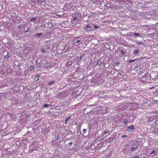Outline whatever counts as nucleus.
<instances>
[{
    "mask_svg": "<svg viewBox=\"0 0 158 158\" xmlns=\"http://www.w3.org/2000/svg\"><path fill=\"white\" fill-rule=\"evenodd\" d=\"M72 144H73V143L72 142H71L69 143H68V146H69V147H70L71 146Z\"/></svg>",
    "mask_w": 158,
    "mask_h": 158,
    "instance_id": "obj_22",
    "label": "nucleus"
},
{
    "mask_svg": "<svg viewBox=\"0 0 158 158\" xmlns=\"http://www.w3.org/2000/svg\"><path fill=\"white\" fill-rule=\"evenodd\" d=\"M139 51L138 50H134L133 52V55H135L137 53H138L139 52Z\"/></svg>",
    "mask_w": 158,
    "mask_h": 158,
    "instance_id": "obj_10",
    "label": "nucleus"
},
{
    "mask_svg": "<svg viewBox=\"0 0 158 158\" xmlns=\"http://www.w3.org/2000/svg\"><path fill=\"white\" fill-rule=\"evenodd\" d=\"M55 82V81L53 80L52 81H48V84L49 85H52L54 84Z\"/></svg>",
    "mask_w": 158,
    "mask_h": 158,
    "instance_id": "obj_7",
    "label": "nucleus"
},
{
    "mask_svg": "<svg viewBox=\"0 0 158 158\" xmlns=\"http://www.w3.org/2000/svg\"><path fill=\"white\" fill-rule=\"evenodd\" d=\"M65 6L66 8H71L73 7V5L72 4H69L68 5H65Z\"/></svg>",
    "mask_w": 158,
    "mask_h": 158,
    "instance_id": "obj_6",
    "label": "nucleus"
},
{
    "mask_svg": "<svg viewBox=\"0 0 158 158\" xmlns=\"http://www.w3.org/2000/svg\"><path fill=\"white\" fill-rule=\"evenodd\" d=\"M48 106V104H45L44 105V107L46 108L47 107V106Z\"/></svg>",
    "mask_w": 158,
    "mask_h": 158,
    "instance_id": "obj_30",
    "label": "nucleus"
},
{
    "mask_svg": "<svg viewBox=\"0 0 158 158\" xmlns=\"http://www.w3.org/2000/svg\"><path fill=\"white\" fill-rule=\"evenodd\" d=\"M121 52L122 53V54L123 55H124L125 53V52H124L123 51H121Z\"/></svg>",
    "mask_w": 158,
    "mask_h": 158,
    "instance_id": "obj_31",
    "label": "nucleus"
},
{
    "mask_svg": "<svg viewBox=\"0 0 158 158\" xmlns=\"http://www.w3.org/2000/svg\"><path fill=\"white\" fill-rule=\"evenodd\" d=\"M42 33H37L36 34V37H39L40 36L42 35Z\"/></svg>",
    "mask_w": 158,
    "mask_h": 158,
    "instance_id": "obj_13",
    "label": "nucleus"
},
{
    "mask_svg": "<svg viewBox=\"0 0 158 158\" xmlns=\"http://www.w3.org/2000/svg\"><path fill=\"white\" fill-rule=\"evenodd\" d=\"M128 120L127 119H125V120H124V123L125 124V126H126L127 124H126L127 122H128Z\"/></svg>",
    "mask_w": 158,
    "mask_h": 158,
    "instance_id": "obj_14",
    "label": "nucleus"
},
{
    "mask_svg": "<svg viewBox=\"0 0 158 158\" xmlns=\"http://www.w3.org/2000/svg\"><path fill=\"white\" fill-rule=\"evenodd\" d=\"M99 28V27L95 25L94 26V28L95 29H98Z\"/></svg>",
    "mask_w": 158,
    "mask_h": 158,
    "instance_id": "obj_26",
    "label": "nucleus"
},
{
    "mask_svg": "<svg viewBox=\"0 0 158 158\" xmlns=\"http://www.w3.org/2000/svg\"><path fill=\"white\" fill-rule=\"evenodd\" d=\"M143 43L142 42H140L139 41H137V44L143 45Z\"/></svg>",
    "mask_w": 158,
    "mask_h": 158,
    "instance_id": "obj_15",
    "label": "nucleus"
},
{
    "mask_svg": "<svg viewBox=\"0 0 158 158\" xmlns=\"http://www.w3.org/2000/svg\"><path fill=\"white\" fill-rule=\"evenodd\" d=\"M87 130L86 129H84L83 130V134H84L86 131Z\"/></svg>",
    "mask_w": 158,
    "mask_h": 158,
    "instance_id": "obj_27",
    "label": "nucleus"
},
{
    "mask_svg": "<svg viewBox=\"0 0 158 158\" xmlns=\"http://www.w3.org/2000/svg\"><path fill=\"white\" fill-rule=\"evenodd\" d=\"M92 27L90 26V25H87L85 27H83V29L85 30L87 32H89V31H92L91 29H89V28H91Z\"/></svg>",
    "mask_w": 158,
    "mask_h": 158,
    "instance_id": "obj_1",
    "label": "nucleus"
},
{
    "mask_svg": "<svg viewBox=\"0 0 158 158\" xmlns=\"http://www.w3.org/2000/svg\"><path fill=\"white\" fill-rule=\"evenodd\" d=\"M155 102L158 103V100H155Z\"/></svg>",
    "mask_w": 158,
    "mask_h": 158,
    "instance_id": "obj_33",
    "label": "nucleus"
},
{
    "mask_svg": "<svg viewBox=\"0 0 158 158\" xmlns=\"http://www.w3.org/2000/svg\"><path fill=\"white\" fill-rule=\"evenodd\" d=\"M137 145H138L137 144H134L133 145V147H132L131 149H130V151H134V150H135V149H137V148L138 147Z\"/></svg>",
    "mask_w": 158,
    "mask_h": 158,
    "instance_id": "obj_3",
    "label": "nucleus"
},
{
    "mask_svg": "<svg viewBox=\"0 0 158 158\" xmlns=\"http://www.w3.org/2000/svg\"><path fill=\"white\" fill-rule=\"evenodd\" d=\"M106 133V131H104L103 132V134H105Z\"/></svg>",
    "mask_w": 158,
    "mask_h": 158,
    "instance_id": "obj_35",
    "label": "nucleus"
},
{
    "mask_svg": "<svg viewBox=\"0 0 158 158\" xmlns=\"http://www.w3.org/2000/svg\"><path fill=\"white\" fill-rule=\"evenodd\" d=\"M71 116H69L65 120V123L67 124L68 121L70 118Z\"/></svg>",
    "mask_w": 158,
    "mask_h": 158,
    "instance_id": "obj_9",
    "label": "nucleus"
},
{
    "mask_svg": "<svg viewBox=\"0 0 158 158\" xmlns=\"http://www.w3.org/2000/svg\"><path fill=\"white\" fill-rule=\"evenodd\" d=\"M34 67L33 66H31L30 67V70H32L34 69Z\"/></svg>",
    "mask_w": 158,
    "mask_h": 158,
    "instance_id": "obj_24",
    "label": "nucleus"
},
{
    "mask_svg": "<svg viewBox=\"0 0 158 158\" xmlns=\"http://www.w3.org/2000/svg\"><path fill=\"white\" fill-rule=\"evenodd\" d=\"M154 133L157 135H158V127L157 128H155Z\"/></svg>",
    "mask_w": 158,
    "mask_h": 158,
    "instance_id": "obj_11",
    "label": "nucleus"
},
{
    "mask_svg": "<svg viewBox=\"0 0 158 158\" xmlns=\"http://www.w3.org/2000/svg\"><path fill=\"white\" fill-rule=\"evenodd\" d=\"M119 64V62H117L116 63L115 65L118 66Z\"/></svg>",
    "mask_w": 158,
    "mask_h": 158,
    "instance_id": "obj_25",
    "label": "nucleus"
},
{
    "mask_svg": "<svg viewBox=\"0 0 158 158\" xmlns=\"http://www.w3.org/2000/svg\"><path fill=\"white\" fill-rule=\"evenodd\" d=\"M155 153V151L154 150H153L152 151V153L151 154V156H153L154 155H151L152 154H154Z\"/></svg>",
    "mask_w": 158,
    "mask_h": 158,
    "instance_id": "obj_23",
    "label": "nucleus"
},
{
    "mask_svg": "<svg viewBox=\"0 0 158 158\" xmlns=\"http://www.w3.org/2000/svg\"><path fill=\"white\" fill-rule=\"evenodd\" d=\"M76 19H77V18L76 17H74V18H73V20H75Z\"/></svg>",
    "mask_w": 158,
    "mask_h": 158,
    "instance_id": "obj_32",
    "label": "nucleus"
},
{
    "mask_svg": "<svg viewBox=\"0 0 158 158\" xmlns=\"http://www.w3.org/2000/svg\"><path fill=\"white\" fill-rule=\"evenodd\" d=\"M36 19L35 17H33L31 19V21H35Z\"/></svg>",
    "mask_w": 158,
    "mask_h": 158,
    "instance_id": "obj_18",
    "label": "nucleus"
},
{
    "mask_svg": "<svg viewBox=\"0 0 158 158\" xmlns=\"http://www.w3.org/2000/svg\"><path fill=\"white\" fill-rule=\"evenodd\" d=\"M3 53L4 54H7L6 55H5L4 56L5 58V59H8V58L9 57V53L6 50H5L3 51Z\"/></svg>",
    "mask_w": 158,
    "mask_h": 158,
    "instance_id": "obj_5",
    "label": "nucleus"
},
{
    "mask_svg": "<svg viewBox=\"0 0 158 158\" xmlns=\"http://www.w3.org/2000/svg\"><path fill=\"white\" fill-rule=\"evenodd\" d=\"M133 158H139V157L138 156H134Z\"/></svg>",
    "mask_w": 158,
    "mask_h": 158,
    "instance_id": "obj_28",
    "label": "nucleus"
},
{
    "mask_svg": "<svg viewBox=\"0 0 158 158\" xmlns=\"http://www.w3.org/2000/svg\"><path fill=\"white\" fill-rule=\"evenodd\" d=\"M39 77L38 76H37L35 77V81H37L39 80Z\"/></svg>",
    "mask_w": 158,
    "mask_h": 158,
    "instance_id": "obj_19",
    "label": "nucleus"
},
{
    "mask_svg": "<svg viewBox=\"0 0 158 158\" xmlns=\"http://www.w3.org/2000/svg\"><path fill=\"white\" fill-rule=\"evenodd\" d=\"M126 137V135H123V136H122V138H124V137Z\"/></svg>",
    "mask_w": 158,
    "mask_h": 158,
    "instance_id": "obj_34",
    "label": "nucleus"
},
{
    "mask_svg": "<svg viewBox=\"0 0 158 158\" xmlns=\"http://www.w3.org/2000/svg\"><path fill=\"white\" fill-rule=\"evenodd\" d=\"M130 34L128 35L131 36H135L136 37H139V33H135V32H130Z\"/></svg>",
    "mask_w": 158,
    "mask_h": 158,
    "instance_id": "obj_2",
    "label": "nucleus"
},
{
    "mask_svg": "<svg viewBox=\"0 0 158 158\" xmlns=\"http://www.w3.org/2000/svg\"><path fill=\"white\" fill-rule=\"evenodd\" d=\"M7 54H4L3 53V56H5V55H6Z\"/></svg>",
    "mask_w": 158,
    "mask_h": 158,
    "instance_id": "obj_36",
    "label": "nucleus"
},
{
    "mask_svg": "<svg viewBox=\"0 0 158 158\" xmlns=\"http://www.w3.org/2000/svg\"><path fill=\"white\" fill-rule=\"evenodd\" d=\"M128 127V129L129 130H132L134 129V127L133 125L129 126Z\"/></svg>",
    "mask_w": 158,
    "mask_h": 158,
    "instance_id": "obj_12",
    "label": "nucleus"
},
{
    "mask_svg": "<svg viewBox=\"0 0 158 158\" xmlns=\"http://www.w3.org/2000/svg\"><path fill=\"white\" fill-rule=\"evenodd\" d=\"M102 62H101L98 61V62L97 65H100L102 64Z\"/></svg>",
    "mask_w": 158,
    "mask_h": 158,
    "instance_id": "obj_21",
    "label": "nucleus"
},
{
    "mask_svg": "<svg viewBox=\"0 0 158 158\" xmlns=\"http://www.w3.org/2000/svg\"><path fill=\"white\" fill-rule=\"evenodd\" d=\"M81 57H82V56H81L80 57V59H81Z\"/></svg>",
    "mask_w": 158,
    "mask_h": 158,
    "instance_id": "obj_37",
    "label": "nucleus"
},
{
    "mask_svg": "<svg viewBox=\"0 0 158 158\" xmlns=\"http://www.w3.org/2000/svg\"><path fill=\"white\" fill-rule=\"evenodd\" d=\"M74 41L75 43H77L78 44H81L82 43L81 42V41L80 40H75Z\"/></svg>",
    "mask_w": 158,
    "mask_h": 158,
    "instance_id": "obj_8",
    "label": "nucleus"
},
{
    "mask_svg": "<svg viewBox=\"0 0 158 158\" xmlns=\"http://www.w3.org/2000/svg\"><path fill=\"white\" fill-rule=\"evenodd\" d=\"M135 60H135V59H134V60H129V61H128V62H129V63H131V62H134V61H135Z\"/></svg>",
    "mask_w": 158,
    "mask_h": 158,
    "instance_id": "obj_16",
    "label": "nucleus"
},
{
    "mask_svg": "<svg viewBox=\"0 0 158 158\" xmlns=\"http://www.w3.org/2000/svg\"><path fill=\"white\" fill-rule=\"evenodd\" d=\"M30 29L29 28H27L26 31H25V32H28L29 31H30Z\"/></svg>",
    "mask_w": 158,
    "mask_h": 158,
    "instance_id": "obj_17",
    "label": "nucleus"
},
{
    "mask_svg": "<svg viewBox=\"0 0 158 158\" xmlns=\"http://www.w3.org/2000/svg\"><path fill=\"white\" fill-rule=\"evenodd\" d=\"M3 53L4 54H7L6 55H5L4 56L5 58V59H8V58L9 57V53L6 50H5L3 51Z\"/></svg>",
    "mask_w": 158,
    "mask_h": 158,
    "instance_id": "obj_4",
    "label": "nucleus"
},
{
    "mask_svg": "<svg viewBox=\"0 0 158 158\" xmlns=\"http://www.w3.org/2000/svg\"><path fill=\"white\" fill-rule=\"evenodd\" d=\"M60 138V136H59L58 135L57 136L56 139H57L58 140H59Z\"/></svg>",
    "mask_w": 158,
    "mask_h": 158,
    "instance_id": "obj_29",
    "label": "nucleus"
},
{
    "mask_svg": "<svg viewBox=\"0 0 158 158\" xmlns=\"http://www.w3.org/2000/svg\"><path fill=\"white\" fill-rule=\"evenodd\" d=\"M41 51L42 52V53H45L46 52V51H45L44 49L43 48H42L41 49Z\"/></svg>",
    "mask_w": 158,
    "mask_h": 158,
    "instance_id": "obj_20",
    "label": "nucleus"
}]
</instances>
